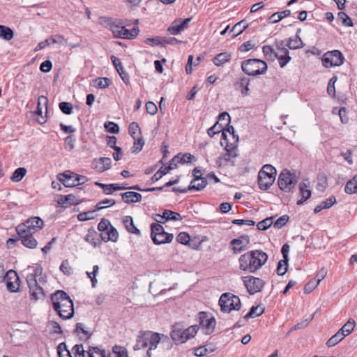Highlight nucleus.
<instances>
[{
    "label": "nucleus",
    "instance_id": "412c9836",
    "mask_svg": "<svg viewBox=\"0 0 357 357\" xmlns=\"http://www.w3.org/2000/svg\"><path fill=\"white\" fill-rule=\"evenodd\" d=\"M113 66L123 82L128 85L130 83L129 75L125 71L121 60L114 56H113Z\"/></svg>",
    "mask_w": 357,
    "mask_h": 357
},
{
    "label": "nucleus",
    "instance_id": "f03ea898",
    "mask_svg": "<svg viewBox=\"0 0 357 357\" xmlns=\"http://www.w3.org/2000/svg\"><path fill=\"white\" fill-rule=\"evenodd\" d=\"M51 301L53 309L62 319L66 320L73 317L74 307L73 301L64 291L57 290L52 294Z\"/></svg>",
    "mask_w": 357,
    "mask_h": 357
},
{
    "label": "nucleus",
    "instance_id": "bf43d9fd",
    "mask_svg": "<svg viewBox=\"0 0 357 357\" xmlns=\"http://www.w3.org/2000/svg\"><path fill=\"white\" fill-rule=\"evenodd\" d=\"M208 178L202 177V179L200 180V183H199V185H192L188 186V190H195V191H200L205 188L206 185H208Z\"/></svg>",
    "mask_w": 357,
    "mask_h": 357
},
{
    "label": "nucleus",
    "instance_id": "4be33fe9",
    "mask_svg": "<svg viewBox=\"0 0 357 357\" xmlns=\"http://www.w3.org/2000/svg\"><path fill=\"white\" fill-rule=\"evenodd\" d=\"M176 167V164L172 162V159L167 165H163L159 169V170L151 177V181L152 183L158 181L162 176L167 174L170 170Z\"/></svg>",
    "mask_w": 357,
    "mask_h": 357
},
{
    "label": "nucleus",
    "instance_id": "4468645a",
    "mask_svg": "<svg viewBox=\"0 0 357 357\" xmlns=\"http://www.w3.org/2000/svg\"><path fill=\"white\" fill-rule=\"evenodd\" d=\"M4 281L7 289L10 292H17L20 288V278L17 272L14 270H9L6 273Z\"/></svg>",
    "mask_w": 357,
    "mask_h": 357
},
{
    "label": "nucleus",
    "instance_id": "2f4dec72",
    "mask_svg": "<svg viewBox=\"0 0 357 357\" xmlns=\"http://www.w3.org/2000/svg\"><path fill=\"white\" fill-rule=\"evenodd\" d=\"M215 350V346L213 344H206L197 347L194 349V354L196 356L202 357L208 354L213 352Z\"/></svg>",
    "mask_w": 357,
    "mask_h": 357
},
{
    "label": "nucleus",
    "instance_id": "58836bf2",
    "mask_svg": "<svg viewBox=\"0 0 357 357\" xmlns=\"http://www.w3.org/2000/svg\"><path fill=\"white\" fill-rule=\"evenodd\" d=\"M344 192L349 195L357 193V174L347 181L344 187Z\"/></svg>",
    "mask_w": 357,
    "mask_h": 357
},
{
    "label": "nucleus",
    "instance_id": "7ed1b4c3",
    "mask_svg": "<svg viewBox=\"0 0 357 357\" xmlns=\"http://www.w3.org/2000/svg\"><path fill=\"white\" fill-rule=\"evenodd\" d=\"M130 25V21L121 19H113V37L128 40L135 39L139 33L138 26H134L131 29H126Z\"/></svg>",
    "mask_w": 357,
    "mask_h": 357
},
{
    "label": "nucleus",
    "instance_id": "423d86ee",
    "mask_svg": "<svg viewBox=\"0 0 357 357\" xmlns=\"http://www.w3.org/2000/svg\"><path fill=\"white\" fill-rule=\"evenodd\" d=\"M222 312L229 313L232 310H239L241 307V300L238 296L231 293H224L220 296L218 301Z\"/></svg>",
    "mask_w": 357,
    "mask_h": 357
},
{
    "label": "nucleus",
    "instance_id": "c756f323",
    "mask_svg": "<svg viewBox=\"0 0 357 357\" xmlns=\"http://www.w3.org/2000/svg\"><path fill=\"white\" fill-rule=\"evenodd\" d=\"M174 238V236L172 234H169L167 232H165V231L158 235L155 236V238H152V241L154 244L155 245H160V244H165L167 243H170Z\"/></svg>",
    "mask_w": 357,
    "mask_h": 357
},
{
    "label": "nucleus",
    "instance_id": "f257e3e1",
    "mask_svg": "<svg viewBox=\"0 0 357 357\" xmlns=\"http://www.w3.org/2000/svg\"><path fill=\"white\" fill-rule=\"evenodd\" d=\"M268 258V255L261 250L248 251L238 258L239 269L255 273L266 264Z\"/></svg>",
    "mask_w": 357,
    "mask_h": 357
},
{
    "label": "nucleus",
    "instance_id": "a211bd4d",
    "mask_svg": "<svg viewBox=\"0 0 357 357\" xmlns=\"http://www.w3.org/2000/svg\"><path fill=\"white\" fill-rule=\"evenodd\" d=\"M310 182L307 179L303 181L299 184V190L301 199L297 201V205H302L307 201L312 195L311 190L307 189L309 187Z\"/></svg>",
    "mask_w": 357,
    "mask_h": 357
},
{
    "label": "nucleus",
    "instance_id": "6ab92c4d",
    "mask_svg": "<svg viewBox=\"0 0 357 357\" xmlns=\"http://www.w3.org/2000/svg\"><path fill=\"white\" fill-rule=\"evenodd\" d=\"M19 236V240L21 241V243L29 248L34 249L37 247L38 242L36 239L33 237V234L31 233H27L25 234H17Z\"/></svg>",
    "mask_w": 357,
    "mask_h": 357
},
{
    "label": "nucleus",
    "instance_id": "c9c22d12",
    "mask_svg": "<svg viewBox=\"0 0 357 357\" xmlns=\"http://www.w3.org/2000/svg\"><path fill=\"white\" fill-rule=\"evenodd\" d=\"M262 52L265 58L271 61H274L278 56V52H276V50L271 45H264L262 47Z\"/></svg>",
    "mask_w": 357,
    "mask_h": 357
},
{
    "label": "nucleus",
    "instance_id": "a19ab883",
    "mask_svg": "<svg viewBox=\"0 0 357 357\" xmlns=\"http://www.w3.org/2000/svg\"><path fill=\"white\" fill-rule=\"evenodd\" d=\"M98 229L100 233L109 232L112 238V225L109 220L102 218L98 225Z\"/></svg>",
    "mask_w": 357,
    "mask_h": 357
},
{
    "label": "nucleus",
    "instance_id": "ddd939ff",
    "mask_svg": "<svg viewBox=\"0 0 357 357\" xmlns=\"http://www.w3.org/2000/svg\"><path fill=\"white\" fill-rule=\"evenodd\" d=\"M84 240L96 248L101 244V241L107 242L112 238L109 237V232L98 234L93 228H90L88 229Z\"/></svg>",
    "mask_w": 357,
    "mask_h": 357
},
{
    "label": "nucleus",
    "instance_id": "864d4df0",
    "mask_svg": "<svg viewBox=\"0 0 357 357\" xmlns=\"http://www.w3.org/2000/svg\"><path fill=\"white\" fill-rule=\"evenodd\" d=\"M151 238H155L156 241H157V239L155 238V236L165 231L164 227L158 223H152L151 225Z\"/></svg>",
    "mask_w": 357,
    "mask_h": 357
},
{
    "label": "nucleus",
    "instance_id": "0e129e2a",
    "mask_svg": "<svg viewBox=\"0 0 357 357\" xmlns=\"http://www.w3.org/2000/svg\"><path fill=\"white\" fill-rule=\"evenodd\" d=\"M337 77L336 76H333L330 79L328 86H327V92L331 96H335V83L336 82Z\"/></svg>",
    "mask_w": 357,
    "mask_h": 357
},
{
    "label": "nucleus",
    "instance_id": "f704fd0d",
    "mask_svg": "<svg viewBox=\"0 0 357 357\" xmlns=\"http://www.w3.org/2000/svg\"><path fill=\"white\" fill-rule=\"evenodd\" d=\"M157 215L165 219V221H169V220H173V221L180 220L181 221L183 220V217L178 213L174 212V211H172L170 210H167V209L163 211L162 215H160L159 214H157Z\"/></svg>",
    "mask_w": 357,
    "mask_h": 357
},
{
    "label": "nucleus",
    "instance_id": "f3484780",
    "mask_svg": "<svg viewBox=\"0 0 357 357\" xmlns=\"http://www.w3.org/2000/svg\"><path fill=\"white\" fill-rule=\"evenodd\" d=\"M75 176V173L68 170L58 174L56 178L66 188H73L77 186V184L75 183V176Z\"/></svg>",
    "mask_w": 357,
    "mask_h": 357
},
{
    "label": "nucleus",
    "instance_id": "9b49d317",
    "mask_svg": "<svg viewBox=\"0 0 357 357\" xmlns=\"http://www.w3.org/2000/svg\"><path fill=\"white\" fill-rule=\"evenodd\" d=\"M242 280L250 295L260 292L266 284L262 279L252 275L242 277Z\"/></svg>",
    "mask_w": 357,
    "mask_h": 357
},
{
    "label": "nucleus",
    "instance_id": "39448f33",
    "mask_svg": "<svg viewBox=\"0 0 357 357\" xmlns=\"http://www.w3.org/2000/svg\"><path fill=\"white\" fill-rule=\"evenodd\" d=\"M267 69V63L261 59H250L241 62V70L248 76L264 75Z\"/></svg>",
    "mask_w": 357,
    "mask_h": 357
},
{
    "label": "nucleus",
    "instance_id": "a878e982",
    "mask_svg": "<svg viewBox=\"0 0 357 357\" xmlns=\"http://www.w3.org/2000/svg\"><path fill=\"white\" fill-rule=\"evenodd\" d=\"M263 172H259L257 183L259 188L261 190H267L273 185L274 181L265 176Z\"/></svg>",
    "mask_w": 357,
    "mask_h": 357
},
{
    "label": "nucleus",
    "instance_id": "cd10ccee",
    "mask_svg": "<svg viewBox=\"0 0 357 357\" xmlns=\"http://www.w3.org/2000/svg\"><path fill=\"white\" fill-rule=\"evenodd\" d=\"M231 55L227 52L218 54L213 59V63L216 66H221L231 60Z\"/></svg>",
    "mask_w": 357,
    "mask_h": 357
},
{
    "label": "nucleus",
    "instance_id": "680f3d73",
    "mask_svg": "<svg viewBox=\"0 0 357 357\" xmlns=\"http://www.w3.org/2000/svg\"><path fill=\"white\" fill-rule=\"evenodd\" d=\"M289 217L287 215H283L280 217L274 223L273 227L275 229H280L284 226L289 221Z\"/></svg>",
    "mask_w": 357,
    "mask_h": 357
},
{
    "label": "nucleus",
    "instance_id": "4d7b16f0",
    "mask_svg": "<svg viewBox=\"0 0 357 357\" xmlns=\"http://www.w3.org/2000/svg\"><path fill=\"white\" fill-rule=\"evenodd\" d=\"M98 270H99V267L98 265H95L93 266V271L92 272H89V271H86V274L87 275L88 278H90L91 281V285L93 287H95L96 286V283H97V279H96V275L98 272Z\"/></svg>",
    "mask_w": 357,
    "mask_h": 357
},
{
    "label": "nucleus",
    "instance_id": "2eb2a0df",
    "mask_svg": "<svg viewBox=\"0 0 357 357\" xmlns=\"http://www.w3.org/2000/svg\"><path fill=\"white\" fill-rule=\"evenodd\" d=\"M27 284L29 288V292L31 299L38 301L45 297L43 289L38 284V280L31 278L27 280Z\"/></svg>",
    "mask_w": 357,
    "mask_h": 357
},
{
    "label": "nucleus",
    "instance_id": "1a4fd4ad",
    "mask_svg": "<svg viewBox=\"0 0 357 357\" xmlns=\"http://www.w3.org/2000/svg\"><path fill=\"white\" fill-rule=\"evenodd\" d=\"M345 59L342 53L337 50L328 51L321 59L322 65L325 68L340 66L344 63Z\"/></svg>",
    "mask_w": 357,
    "mask_h": 357
},
{
    "label": "nucleus",
    "instance_id": "49530a36",
    "mask_svg": "<svg viewBox=\"0 0 357 357\" xmlns=\"http://www.w3.org/2000/svg\"><path fill=\"white\" fill-rule=\"evenodd\" d=\"M104 161L108 162L109 158H100L98 160L95 159L92 162L93 168L100 172H104L105 170Z\"/></svg>",
    "mask_w": 357,
    "mask_h": 357
},
{
    "label": "nucleus",
    "instance_id": "dca6fc26",
    "mask_svg": "<svg viewBox=\"0 0 357 357\" xmlns=\"http://www.w3.org/2000/svg\"><path fill=\"white\" fill-rule=\"evenodd\" d=\"M81 202V199L77 197V192L67 195H59L57 203L59 206L67 208L71 205H77Z\"/></svg>",
    "mask_w": 357,
    "mask_h": 357
},
{
    "label": "nucleus",
    "instance_id": "69168bd1",
    "mask_svg": "<svg viewBox=\"0 0 357 357\" xmlns=\"http://www.w3.org/2000/svg\"><path fill=\"white\" fill-rule=\"evenodd\" d=\"M75 357H85V351L82 344H75L72 349Z\"/></svg>",
    "mask_w": 357,
    "mask_h": 357
},
{
    "label": "nucleus",
    "instance_id": "ea45409f",
    "mask_svg": "<svg viewBox=\"0 0 357 357\" xmlns=\"http://www.w3.org/2000/svg\"><path fill=\"white\" fill-rule=\"evenodd\" d=\"M346 335L341 334L340 331H337L335 334H334L332 337H331L326 344L328 347H333L340 342L344 337Z\"/></svg>",
    "mask_w": 357,
    "mask_h": 357
},
{
    "label": "nucleus",
    "instance_id": "0eeeda50",
    "mask_svg": "<svg viewBox=\"0 0 357 357\" xmlns=\"http://www.w3.org/2000/svg\"><path fill=\"white\" fill-rule=\"evenodd\" d=\"M43 220L38 217H31L26 220L24 223L18 225L16 227L17 234H25L31 233L34 234L38 230L43 227Z\"/></svg>",
    "mask_w": 357,
    "mask_h": 357
},
{
    "label": "nucleus",
    "instance_id": "9d476101",
    "mask_svg": "<svg viewBox=\"0 0 357 357\" xmlns=\"http://www.w3.org/2000/svg\"><path fill=\"white\" fill-rule=\"evenodd\" d=\"M199 325L206 335L211 334L215 328L216 320L213 316L206 312L198 314Z\"/></svg>",
    "mask_w": 357,
    "mask_h": 357
},
{
    "label": "nucleus",
    "instance_id": "f8f14e48",
    "mask_svg": "<svg viewBox=\"0 0 357 357\" xmlns=\"http://www.w3.org/2000/svg\"><path fill=\"white\" fill-rule=\"evenodd\" d=\"M236 149V144L227 142V144L225 146L226 153L218 158V162L219 163V166H226L229 162H231L232 165H234V159L238 156Z\"/></svg>",
    "mask_w": 357,
    "mask_h": 357
},
{
    "label": "nucleus",
    "instance_id": "a18cd8bd",
    "mask_svg": "<svg viewBox=\"0 0 357 357\" xmlns=\"http://www.w3.org/2000/svg\"><path fill=\"white\" fill-rule=\"evenodd\" d=\"M259 306H252L250 311L244 316V319L248 320L251 318H255L261 316L264 312V309L261 308L259 312H257Z\"/></svg>",
    "mask_w": 357,
    "mask_h": 357
},
{
    "label": "nucleus",
    "instance_id": "e2e57ef3",
    "mask_svg": "<svg viewBox=\"0 0 357 357\" xmlns=\"http://www.w3.org/2000/svg\"><path fill=\"white\" fill-rule=\"evenodd\" d=\"M190 240V236L187 232H180L176 236V241L183 245H188Z\"/></svg>",
    "mask_w": 357,
    "mask_h": 357
},
{
    "label": "nucleus",
    "instance_id": "5701e85b",
    "mask_svg": "<svg viewBox=\"0 0 357 357\" xmlns=\"http://www.w3.org/2000/svg\"><path fill=\"white\" fill-rule=\"evenodd\" d=\"M122 201L126 204L139 202L142 200V195L137 192L128 191L120 194Z\"/></svg>",
    "mask_w": 357,
    "mask_h": 357
},
{
    "label": "nucleus",
    "instance_id": "13d9d810",
    "mask_svg": "<svg viewBox=\"0 0 357 357\" xmlns=\"http://www.w3.org/2000/svg\"><path fill=\"white\" fill-rule=\"evenodd\" d=\"M222 124L217 121L213 126L209 128L207 130L208 135L213 137L215 134L220 133L222 130Z\"/></svg>",
    "mask_w": 357,
    "mask_h": 357
},
{
    "label": "nucleus",
    "instance_id": "c85d7f7f",
    "mask_svg": "<svg viewBox=\"0 0 357 357\" xmlns=\"http://www.w3.org/2000/svg\"><path fill=\"white\" fill-rule=\"evenodd\" d=\"M123 223L126 228V229L132 234H135L136 235H141V232L139 229H138L134 225L133 219L131 216L127 215L123 218Z\"/></svg>",
    "mask_w": 357,
    "mask_h": 357
},
{
    "label": "nucleus",
    "instance_id": "338daca9",
    "mask_svg": "<svg viewBox=\"0 0 357 357\" xmlns=\"http://www.w3.org/2000/svg\"><path fill=\"white\" fill-rule=\"evenodd\" d=\"M167 31L172 35H178L182 31V29H181L179 24H178V21L176 20L168 28Z\"/></svg>",
    "mask_w": 357,
    "mask_h": 357
},
{
    "label": "nucleus",
    "instance_id": "20e7f679",
    "mask_svg": "<svg viewBox=\"0 0 357 357\" xmlns=\"http://www.w3.org/2000/svg\"><path fill=\"white\" fill-rule=\"evenodd\" d=\"M161 334L158 333L147 331H139L136 344L133 347L134 350H139L144 348H149L150 350L155 349L160 342ZM164 336V335H162Z\"/></svg>",
    "mask_w": 357,
    "mask_h": 357
},
{
    "label": "nucleus",
    "instance_id": "de8ad7c7",
    "mask_svg": "<svg viewBox=\"0 0 357 357\" xmlns=\"http://www.w3.org/2000/svg\"><path fill=\"white\" fill-rule=\"evenodd\" d=\"M128 132L130 136L134 139H136V137H139L141 135V130L139 124L136 122H132L129 126Z\"/></svg>",
    "mask_w": 357,
    "mask_h": 357
},
{
    "label": "nucleus",
    "instance_id": "774afa93",
    "mask_svg": "<svg viewBox=\"0 0 357 357\" xmlns=\"http://www.w3.org/2000/svg\"><path fill=\"white\" fill-rule=\"evenodd\" d=\"M89 357H105L102 351L97 347H90L87 351Z\"/></svg>",
    "mask_w": 357,
    "mask_h": 357
},
{
    "label": "nucleus",
    "instance_id": "aec40b11",
    "mask_svg": "<svg viewBox=\"0 0 357 357\" xmlns=\"http://www.w3.org/2000/svg\"><path fill=\"white\" fill-rule=\"evenodd\" d=\"M250 78L245 76H241L234 84L236 89H241V95L243 96H247L250 93Z\"/></svg>",
    "mask_w": 357,
    "mask_h": 357
},
{
    "label": "nucleus",
    "instance_id": "37998d69",
    "mask_svg": "<svg viewBox=\"0 0 357 357\" xmlns=\"http://www.w3.org/2000/svg\"><path fill=\"white\" fill-rule=\"evenodd\" d=\"M14 37L13 31L6 26L0 25V38L6 40H10Z\"/></svg>",
    "mask_w": 357,
    "mask_h": 357
},
{
    "label": "nucleus",
    "instance_id": "8fccbe9b",
    "mask_svg": "<svg viewBox=\"0 0 357 357\" xmlns=\"http://www.w3.org/2000/svg\"><path fill=\"white\" fill-rule=\"evenodd\" d=\"M113 354L114 357H128L126 348L119 345L113 346Z\"/></svg>",
    "mask_w": 357,
    "mask_h": 357
},
{
    "label": "nucleus",
    "instance_id": "c03bdc74",
    "mask_svg": "<svg viewBox=\"0 0 357 357\" xmlns=\"http://www.w3.org/2000/svg\"><path fill=\"white\" fill-rule=\"evenodd\" d=\"M26 174V169L24 167H19L15 170L10 177V180L14 182L20 181Z\"/></svg>",
    "mask_w": 357,
    "mask_h": 357
},
{
    "label": "nucleus",
    "instance_id": "052dcab7",
    "mask_svg": "<svg viewBox=\"0 0 357 357\" xmlns=\"http://www.w3.org/2000/svg\"><path fill=\"white\" fill-rule=\"evenodd\" d=\"M59 109L65 114H71L73 113V105L68 102H61L59 105Z\"/></svg>",
    "mask_w": 357,
    "mask_h": 357
},
{
    "label": "nucleus",
    "instance_id": "72a5a7b5",
    "mask_svg": "<svg viewBox=\"0 0 357 357\" xmlns=\"http://www.w3.org/2000/svg\"><path fill=\"white\" fill-rule=\"evenodd\" d=\"M248 26V24L245 20H241L236 23L230 31V33L232 34L231 38H235L240 35Z\"/></svg>",
    "mask_w": 357,
    "mask_h": 357
},
{
    "label": "nucleus",
    "instance_id": "79ce46f5",
    "mask_svg": "<svg viewBox=\"0 0 357 357\" xmlns=\"http://www.w3.org/2000/svg\"><path fill=\"white\" fill-rule=\"evenodd\" d=\"M355 325V321L349 319L338 331H340L341 334H344L347 336L354 331Z\"/></svg>",
    "mask_w": 357,
    "mask_h": 357
},
{
    "label": "nucleus",
    "instance_id": "4c0bfd02",
    "mask_svg": "<svg viewBox=\"0 0 357 357\" xmlns=\"http://www.w3.org/2000/svg\"><path fill=\"white\" fill-rule=\"evenodd\" d=\"M259 172H263L266 177L271 178L273 181H275V176L277 174L276 169L272 166L271 165L266 164L264 165L262 168L259 170Z\"/></svg>",
    "mask_w": 357,
    "mask_h": 357
},
{
    "label": "nucleus",
    "instance_id": "6e6d98bb",
    "mask_svg": "<svg viewBox=\"0 0 357 357\" xmlns=\"http://www.w3.org/2000/svg\"><path fill=\"white\" fill-rule=\"evenodd\" d=\"M134 140H135V142H134L133 146L131 149L132 152V153H138L142 149L144 144V140L142 137H136V139H134Z\"/></svg>",
    "mask_w": 357,
    "mask_h": 357
},
{
    "label": "nucleus",
    "instance_id": "e433bc0d",
    "mask_svg": "<svg viewBox=\"0 0 357 357\" xmlns=\"http://www.w3.org/2000/svg\"><path fill=\"white\" fill-rule=\"evenodd\" d=\"M291 15V10H284L281 12H276L273 14H272L269 17V22L275 24L280 21H281L283 18L286 17H289Z\"/></svg>",
    "mask_w": 357,
    "mask_h": 357
},
{
    "label": "nucleus",
    "instance_id": "473e14b6",
    "mask_svg": "<svg viewBox=\"0 0 357 357\" xmlns=\"http://www.w3.org/2000/svg\"><path fill=\"white\" fill-rule=\"evenodd\" d=\"M170 336L176 344L182 343L181 327L179 324L173 326Z\"/></svg>",
    "mask_w": 357,
    "mask_h": 357
},
{
    "label": "nucleus",
    "instance_id": "5fc2aeb1",
    "mask_svg": "<svg viewBox=\"0 0 357 357\" xmlns=\"http://www.w3.org/2000/svg\"><path fill=\"white\" fill-rule=\"evenodd\" d=\"M59 269L63 274L66 275H70L73 273V269L70 266L69 261L67 259H65L62 261Z\"/></svg>",
    "mask_w": 357,
    "mask_h": 357
},
{
    "label": "nucleus",
    "instance_id": "bb28decb",
    "mask_svg": "<svg viewBox=\"0 0 357 357\" xmlns=\"http://www.w3.org/2000/svg\"><path fill=\"white\" fill-rule=\"evenodd\" d=\"M199 329V326L197 325H192L188 327V328L183 329L181 327V333H182V343L185 342L187 340L192 338L197 334Z\"/></svg>",
    "mask_w": 357,
    "mask_h": 357
},
{
    "label": "nucleus",
    "instance_id": "603ef678",
    "mask_svg": "<svg viewBox=\"0 0 357 357\" xmlns=\"http://www.w3.org/2000/svg\"><path fill=\"white\" fill-rule=\"evenodd\" d=\"M273 218H266V219L259 222L257 224V227L259 230H266L273 225Z\"/></svg>",
    "mask_w": 357,
    "mask_h": 357
},
{
    "label": "nucleus",
    "instance_id": "393cba45",
    "mask_svg": "<svg viewBox=\"0 0 357 357\" xmlns=\"http://www.w3.org/2000/svg\"><path fill=\"white\" fill-rule=\"evenodd\" d=\"M195 161H196L195 157L190 153H185L183 154L180 153L172 158V162H175L176 165L179 163L188 164Z\"/></svg>",
    "mask_w": 357,
    "mask_h": 357
},
{
    "label": "nucleus",
    "instance_id": "7c9ffc66",
    "mask_svg": "<svg viewBox=\"0 0 357 357\" xmlns=\"http://www.w3.org/2000/svg\"><path fill=\"white\" fill-rule=\"evenodd\" d=\"M230 245L233 254L237 255L247 250L246 245H243V241L241 239L234 238L230 241Z\"/></svg>",
    "mask_w": 357,
    "mask_h": 357
},
{
    "label": "nucleus",
    "instance_id": "6e6552de",
    "mask_svg": "<svg viewBox=\"0 0 357 357\" xmlns=\"http://www.w3.org/2000/svg\"><path fill=\"white\" fill-rule=\"evenodd\" d=\"M297 183L295 174L291 173L287 169H284L280 174L278 184L280 189L285 192H290Z\"/></svg>",
    "mask_w": 357,
    "mask_h": 357
},
{
    "label": "nucleus",
    "instance_id": "b1692460",
    "mask_svg": "<svg viewBox=\"0 0 357 357\" xmlns=\"http://www.w3.org/2000/svg\"><path fill=\"white\" fill-rule=\"evenodd\" d=\"M301 31V29H298L294 38H289L286 46L291 50H297L302 48L305 46V43L301 40L299 33Z\"/></svg>",
    "mask_w": 357,
    "mask_h": 357
},
{
    "label": "nucleus",
    "instance_id": "3c124183",
    "mask_svg": "<svg viewBox=\"0 0 357 357\" xmlns=\"http://www.w3.org/2000/svg\"><path fill=\"white\" fill-rule=\"evenodd\" d=\"M337 17L342 22L343 25L350 27L354 26L351 19L344 12H339Z\"/></svg>",
    "mask_w": 357,
    "mask_h": 357
},
{
    "label": "nucleus",
    "instance_id": "09e8293b",
    "mask_svg": "<svg viewBox=\"0 0 357 357\" xmlns=\"http://www.w3.org/2000/svg\"><path fill=\"white\" fill-rule=\"evenodd\" d=\"M116 143V138L113 136V150L114 151L113 153V159L116 161H119L122 159L123 153L121 148L115 145Z\"/></svg>",
    "mask_w": 357,
    "mask_h": 357
}]
</instances>
